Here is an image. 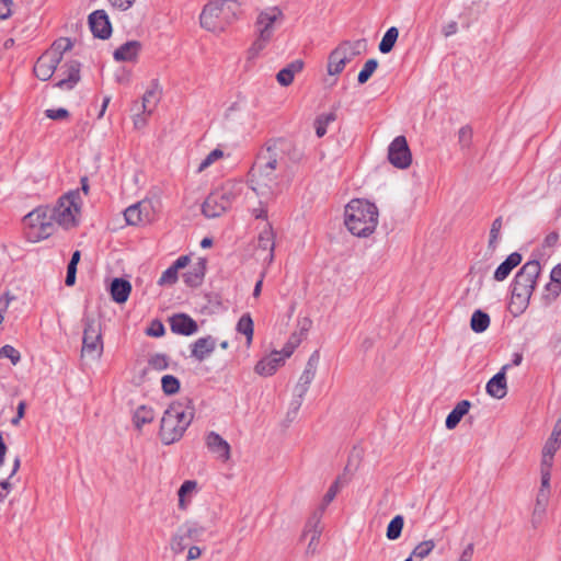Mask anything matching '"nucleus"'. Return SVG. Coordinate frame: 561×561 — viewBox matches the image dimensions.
Instances as JSON below:
<instances>
[{
  "mask_svg": "<svg viewBox=\"0 0 561 561\" xmlns=\"http://www.w3.org/2000/svg\"><path fill=\"white\" fill-rule=\"evenodd\" d=\"M301 153L287 139L270 140L259 152L250 171L251 190L265 199H273L282 192L278 178H290L293 165L298 163Z\"/></svg>",
  "mask_w": 561,
  "mask_h": 561,
  "instance_id": "obj_1",
  "label": "nucleus"
},
{
  "mask_svg": "<svg viewBox=\"0 0 561 561\" xmlns=\"http://www.w3.org/2000/svg\"><path fill=\"white\" fill-rule=\"evenodd\" d=\"M195 408L190 398L172 402L164 411L159 437L164 445L180 440L194 419Z\"/></svg>",
  "mask_w": 561,
  "mask_h": 561,
  "instance_id": "obj_2",
  "label": "nucleus"
},
{
  "mask_svg": "<svg viewBox=\"0 0 561 561\" xmlns=\"http://www.w3.org/2000/svg\"><path fill=\"white\" fill-rule=\"evenodd\" d=\"M378 216L375 204L364 199H353L345 207L344 222L352 234L366 238L375 231Z\"/></svg>",
  "mask_w": 561,
  "mask_h": 561,
  "instance_id": "obj_3",
  "label": "nucleus"
},
{
  "mask_svg": "<svg viewBox=\"0 0 561 561\" xmlns=\"http://www.w3.org/2000/svg\"><path fill=\"white\" fill-rule=\"evenodd\" d=\"M239 9L240 5L234 0H211L201 13V25L214 33L222 32L237 19Z\"/></svg>",
  "mask_w": 561,
  "mask_h": 561,
  "instance_id": "obj_4",
  "label": "nucleus"
},
{
  "mask_svg": "<svg viewBox=\"0 0 561 561\" xmlns=\"http://www.w3.org/2000/svg\"><path fill=\"white\" fill-rule=\"evenodd\" d=\"M80 215L79 191H71L61 196L54 207H49V216L55 225L70 229L78 225Z\"/></svg>",
  "mask_w": 561,
  "mask_h": 561,
  "instance_id": "obj_5",
  "label": "nucleus"
},
{
  "mask_svg": "<svg viewBox=\"0 0 561 561\" xmlns=\"http://www.w3.org/2000/svg\"><path fill=\"white\" fill-rule=\"evenodd\" d=\"M23 222L31 241L37 242L51 236L55 226L49 216V207H37L24 216Z\"/></svg>",
  "mask_w": 561,
  "mask_h": 561,
  "instance_id": "obj_6",
  "label": "nucleus"
},
{
  "mask_svg": "<svg viewBox=\"0 0 561 561\" xmlns=\"http://www.w3.org/2000/svg\"><path fill=\"white\" fill-rule=\"evenodd\" d=\"M103 353V341L101 324L93 318H84V330L82 339V355L92 358H100Z\"/></svg>",
  "mask_w": 561,
  "mask_h": 561,
  "instance_id": "obj_7",
  "label": "nucleus"
},
{
  "mask_svg": "<svg viewBox=\"0 0 561 561\" xmlns=\"http://www.w3.org/2000/svg\"><path fill=\"white\" fill-rule=\"evenodd\" d=\"M275 234L270 224H266L259 233L253 256L263 265L270 264L274 259Z\"/></svg>",
  "mask_w": 561,
  "mask_h": 561,
  "instance_id": "obj_8",
  "label": "nucleus"
},
{
  "mask_svg": "<svg viewBox=\"0 0 561 561\" xmlns=\"http://www.w3.org/2000/svg\"><path fill=\"white\" fill-rule=\"evenodd\" d=\"M537 283H513L508 310L514 317L520 316L528 307Z\"/></svg>",
  "mask_w": 561,
  "mask_h": 561,
  "instance_id": "obj_9",
  "label": "nucleus"
},
{
  "mask_svg": "<svg viewBox=\"0 0 561 561\" xmlns=\"http://www.w3.org/2000/svg\"><path fill=\"white\" fill-rule=\"evenodd\" d=\"M388 160L398 169H407L412 162V154L404 136L396 137L388 148Z\"/></svg>",
  "mask_w": 561,
  "mask_h": 561,
  "instance_id": "obj_10",
  "label": "nucleus"
},
{
  "mask_svg": "<svg viewBox=\"0 0 561 561\" xmlns=\"http://www.w3.org/2000/svg\"><path fill=\"white\" fill-rule=\"evenodd\" d=\"M283 12L277 7L266 8L261 11L256 19V32L263 39H271L274 32V24L282 21Z\"/></svg>",
  "mask_w": 561,
  "mask_h": 561,
  "instance_id": "obj_11",
  "label": "nucleus"
},
{
  "mask_svg": "<svg viewBox=\"0 0 561 561\" xmlns=\"http://www.w3.org/2000/svg\"><path fill=\"white\" fill-rule=\"evenodd\" d=\"M319 360H320L319 351H314L310 355V357L306 364V367L299 378V381L296 386L297 397L304 398V396L307 393L309 385L314 379Z\"/></svg>",
  "mask_w": 561,
  "mask_h": 561,
  "instance_id": "obj_12",
  "label": "nucleus"
},
{
  "mask_svg": "<svg viewBox=\"0 0 561 561\" xmlns=\"http://www.w3.org/2000/svg\"><path fill=\"white\" fill-rule=\"evenodd\" d=\"M170 329L173 333L191 336L198 331L197 322L186 313H175L169 318Z\"/></svg>",
  "mask_w": 561,
  "mask_h": 561,
  "instance_id": "obj_13",
  "label": "nucleus"
},
{
  "mask_svg": "<svg viewBox=\"0 0 561 561\" xmlns=\"http://www.w3.org/2000/svg\"><path fill=\"white\" fill-rule=\"evenodd\" d=\"M80 62L71 60L60 67L62 78L56 82V87L61 90H72L80 81Z\"/></svg>",
  "mask_w": 561,
  "mask_h": 561,
  "instance_id": "obj_14",
  "label": "nucleus"
},
{
  "mask_svg": "<svg viewBox=\"0 0 561 561\" xmlns=\"http://www.w3.org/2000/svg\"><path fill=\"white\" fill-rule=\"evenodd\" d=\"M90 30L95 37L105 39L112 33V26L104 10H96L89 15Z\"/></svg>",
  "mask_w": 561,
  "mask_h": 561,
  "instance_id": "obj_15",
  "label": "nucleus"
},
{
  "mask_svg": "<svg viewBox=\"0 0 561 561\" xmlns=\"http://www.w3.org/2000/svg\"><path fill=\"white\" fill-rule=\"evenodd\" d=\"M229 209L226 202L222 201L217 190L213 191L204 201L202 205V211L207 218H216L225 214Z\"/></svg>",
  "mask_w": 561,
  "mask_h": 561,
  "instance_id": "obj_16",
  "label": "nucleus"
},
{
  "mask_svg": "<svg viewBox=\"0 0 561 561\" xmlns=\"http://www.w3.org/2000/svg\"><path fill=\"white\" fill-rule=\"evenodd\" d=\"M194 297L196 305L203 313L211 314L224 308L222 298L219 293L205 291L196 294Z\"/></svg>",
  "mask_w": 561,
  "mask_h": 561,
  "instance_id": "obj_17",
  "label": "nucleus"
},
{
  "mask_svg": "<svg viewBox=\"0 0 561 561\" xmlns=\"http://www.w3.org/2000/svg\"><path fill=\"white\" fill-rule=\"evenodd\" d=\"M53 53H44L34 66L35 76L43 81L51 78L53 73L60 64L57 58L51 57Z\"/></svg>",
  "mask_w": 561,
  "mask_h": 561,
  "instance_id": "obj_18",
  "label": "nucleus"
},
{
  "mask_svg": "<svg viewBox=\"0 0 561 561\" xmlns=\"http://www.w3.org/2000/svg\"><path fill=\"white\" fill-rule=\"evenodd\" d=\"M216 345L217 341L211 335L199 337L191 344V356L203 362L215 351Z\"/></svg>",
  "mask_w": 561,
  "mask_h": 561,
  "instance_id": "obj_19",
  "label": "nucleus"
},
{
  "mask_svg": "<svg viewBox=\"0 0 561 561\" xmlns=\"http://www.w3.org/2000/svg\"><path fill=\"white\" fill-rule=\"evenodd\" d=\"M244 190L245 186L240 180H229L217 188L220 196H222V201L226 202L229 208L242 196Z\"/></svg>",
  "mask_w": 561,
  "mask_h": 561,
  "instance_id": "obj_20",
  "label": "nucleus"
},
{
  "mask_svg": "<svg viewBox=\"0 0 561 561\" xmlns=\"http://www.w3.org/2000/svg\"><path fill=\"white\" fill-rule=\"evenodd\" d=\"M284 364V357H280V353L277 351L260 359L254 371L260 376H272L276 373L277 368Z\"/></svg>",
  "mask_w": 561,
  "mask_h": 561,
  "instance_id": "obj_21",
  "label": "nucleus"
},
{
  "mask_svg": "<svg viewBox=\"0 0 561 561\" xmlns=\"http://www.w3.org/2000/svg\"><path fill=\"white\" fill-rule=\"evenodd\" d=\"M206 445L218 458L227 461L230 458V445L219 434L210 432L206 437Z\"/></svg>",
  "mask_w": 561,
  "mask_h": 561,
  "instance_id": "obj_22",
  "label": "nucleus"
},
{
  "mask_svg": "<svg viewBox=\"0 0 561 561\" xmlns=\"http://www.w3.org/2000/svg\"><path fill=\"white\" fill-rule=\"evenodd\" d=\"M350 57L336 46L328 57L327 71L329 76H339L345 68L346 64L350 62Z\"/></svg>",
  "mask_w": 561,
  "mask_h": 561,
  "instance_id": "obj_23",
  "label": "nucleus"
},
{
  "mask_svg": "<svg viewBox=\"0 0 561 561\" xmlns=\"http://www.w3.org/2000/svg\"><path fill=\"white\" fill-rule=\"evenodd\" d=\"M510 365L503 366V368L496 373L486 383V393L493 398L502 399L506 396V376L505 369Z\"/></svg>",
  "mask_w": 561,
  "mask_h": 561,
  "instance_id": "obj_24",
  "label": "nucleus"
},
{
  "mask_svg": "<svg viewBox=\"0 0 561 561\" xmlns=\"http://www.w3.org/2000/svg\"><path fill=\"white\" fill-rule=\"evenodd\" d=\"M522 254L518 252L511 253L504 262H502L497 268L493 272L495 280H504L511 274V272L522 263Z\"/></svg>",
  "mask_w": 561,
  "mask_h": 561,
  "instance_id": "obj_25",
  "label": "nucleus"
},
{
  "mask_svg": "<svg viewBox=\"0 0 561 561\" xmlns=\"http://www.w3.org/2000/svg\"><path fill=\"white\" fill-rule=\"evenodd\" d=\"M304 69V61L296 59L278 71L276 80L282 87H288L293 83L295 75Z\"/></svg>",
  "mask_w": 561,
  "mask_h": 561,
  "instance_id": "obj_26",
  "label": "nucleus"
},
{
  "mask_svg": "<svg viewBox=\"0 0 561 561\" xmlns=\"http://www.w3.org/2000/svg\"><path fill=\"white\" fill-rule=\"evenodd\" d=\"M471 402L469 400L459 401L455 408L448 413L445 420V426L447 430H454L461 419L469 412Z\"/></svg>",
  "mask_w": 561,
  "mask_h": 561,
  "instance_id": "obj_27",
  "label": "nucleus"
},
{
  "mask_svg": "<svg viewBox=\"0 0 561 561\" xmlns=\"http://www.w3.org/2000/svg\"><path fill=\"white\" fill-rule=\"evenodd\" d=\"M131 283H107L106 291L116 304H125L131 293Z\"/></svg>",
  "mask_w": 561,
  "mask_h": 561,
  "instance_id": "obj_28",
  "label": "nucleus"
},
{
  "mask_svg": "<svg viewBox=\"0 0 561 561\" xmlns=\"http://www.w3.org/2000/svg\"><path fill=\"white\" fill-rule=\"evenodd\" d=\"M161 89L157 80L151 82L149 89L142 96V110L147 114H151L160 101Z\"/></svg>",
  "mask_w": 561,
  "mask_h": 561,
  "instance_id": "obj_29",
  "label": "nucleus"
},
{
  "mask_svg": "<svg viewBox=\"0 0 561 561\" xmlns=\"http://www.w3.org/2000/svg\"><path fill=\"white\" fill-rule=\"evenodd\" d=\"M140 47L141 45L137 41L126 42L114 51V59L117 61H131L137 57Z\"/></svg>",
  "mask_w": 561,
  "mask_h": 561,
  "instance_id": "obj_30",
  "label": "nucleus"
},
{
  "mask_svg": "<svg viewBox=\"0 0 561 561\" xmlns=\"http://www.w3.org/2000/svg\"><path fill=\"white\" fill-rule=\"evenodd\" d=\"M318 524L319 517L313 516L312 519L307 523L306 529L304 530L302 538H306L309 534L311 535L307 547V553H314L317 550V543L321 535V530L318 529Z\"/></svg>",
  "mask_w": 561,
  "mask_h": 561,
  "instance_id": "obj_31",
  "label": "nucleus"
},
{
  "mask_svg": "<svg viewBox=\"0 0 561 561\" xmlns=\"http://www.w3.org/2000/svg\"><path fill=\"white\" fill-rule=\"evenodd\" d=\"M141 226L151 224L156 219L157 209L154 203L150 199H142L136 203Z\"/></svg>",
  "mask_w": 561,
  "mask_h": 561,
  "instance_id": "obj_32",
  "label": "nucleus"
},
{
  "mask_svg": "<svg viewBox=\"0 0 561 561\" xmlns=\"http://www.w3.org/2000/svg\"><path fill=\"white\" fill-rule=\"evenodd\" d=\"M540 271L541 266L537 260L528 261L520 267L513 280H537Z\"/></svg>",
  "mask_w": 561,
  "mask_h": 561,
  "instance_id": "obj_33",
  "label": "nucleus"
},
{
  "mask_svg": "<svg viewBox=\"0 0 561 561\" xmlns=\"http://www.w3.org/2000/svg\"><path fill=\"white\" fill-rule=\"evenodd\" d=\"M190 263L191 255H182L178 257L174 263L162 273L159 280H176L179 271L187 267Z\"/></svg>",
  "mask_w": 561,
  "mask_h": 561,
  "instance_id": "obj_34",
  "label": "nucleus"
},
{
  "mask_svg": "<svg viewBox=\"0 0 561 561\" xmlns=\"http://www.w3.org/2000/svg\"><path fill=\"white\" fill-rule=\"evenodd\" d=\"M188 271L183 275L184 280L202 279L206 272V260L203 257H196L195 262L188 264Z\"/></svg>",
  "mask_w": 561,
  "mask_h": 561,
  "instance_id": "obj_35",
  "label": "nucleus"
},
{
  "mask_svg": "<svg viewBox=\"0 0 561 561\" xmlns=\"http://www.w3.org/2000/svg\"><path fill=\"white\" fill-rule=\"evenodd\" d=\"M154 420V412L147 405L138 407L133 415L135 426L140 430L145 424H149Z\"/></svg>",
  "mask_w": 561,
  "mask_h": 561,
  "instance_id": "obj_36",
  "label": "nucleus"
},
{
  "mask_svg": "<svg viewBox=\"0 0 561 561\" xmlns=\"http://www.w3.org/2000/svg\"><path fill=\"white\" fill-rule=\"evenodd\" d=\"M490 321V316L478 309L471 316L470 328L476 333H482L489 328Z\"/></svg>",
  "mask_w": 561,
  "mask_h": 561,
  "instance_id": "obj_37",
  "label": "nucleus"
},
{
  "mask_svg": "<svg viewBox=\"0 0 561 561\" xmlns=\"http://www.w3.org/2000/svg\"><path fill=\"white\" fill-rule=\"evenodd\" d=\"M561 444V419H559L553 427V431L546 442L543 448L547 449L548 455H554Z\"/></svg>",
  "mask_w": 561,
  "mask_h": 561,
  "instance_id": "obj_38",
  "label": "nucleus"
},
{
  "mask_svg": "<svg viewBox=\"0 0 561 561\" xmlns=\"http://www.w3.org/2000/svg\"><path fill=\"white\" fill-rule=\"evenodd\" d=\"M398 36H399V31L396 26H391L390 28H388L387 32L383 34L381 42L379 43L378 48H379L380 53H382V54L390 53L394 47Z\"/></svg>",
  "mask_w": 561,
  "mask_h": 561,
  "instance_id": "obj_39",
  "label": "nucleus"
},
{
  "mask_svg": "<svg viewBox=\"0 0 561 561\" xmlns=\"http://www.w3.org/2000/svg\"><path fill=\"white\" fill-rule=\"evenodd\" d=\"M339 46L350 57V60H352L353 57L358 56L363 51H365L366 41L365 39H357L354 42L344 41Z\"/></svg>",
  "mask_w": 561,
  "mask_h": 561,
  "instance_id": "obj_40",
  "label": "nucleus"
},
{
  "mask_svg": "<svg viewBox=\"0 0 561 561\" xmlns=\"http://www.w3.org/2000/svg\"><path fill=\"white\" fill-rule=\"evenodd\" d=\"M184 536L191 541H198L205 533V528L195 522H186L180 526Z\"/></svg>",
  "mask_w": 561,
  "mask_h": 561,
  "instance_id": "obj_41",
  "label": "nucleus"
},
{
  "mask_svg": "<svg viewBox=\"0 0 561 561\" xmlns=\"http://www.w3.org/2000/svg\"><path fill=\"white\" fill-rule=\"evenodd\" d=\"M404 526V518L402 515H396L387 526L386 536L389 540H397Z\"/></svg>",
  "mask_w": 561,
  "mask_h": 561,
  "instance_id": "obj_42",
  "label": "nucleus"
},
{
  "mask_svg": "<svg viewBox=\"0 0 561 561\" xmlns=\"http://www.w3.org/2000/svg\"><path fill=\"white\" fill-rule=\"evenodd\" d=\"M72 48V43L69 38L61 37L54 42L51 47L46 53H53L54 58H57L60 62L62 55Z\"/></svg>",
  "mask_w": 561,
  "mask_h": 561,
  "instance_id": "obj_43",
  "label": "nucleus"
},
{
  "mask_svg": "<svg viewBox=\"0 0 561 561\" xmlns=\"http://www.w3.org/2000/svg\"><path fill=\"white\" fill-rule=\"evenodd\" d=\"M253 328V320L249 313L243 314L237 323V331L245 335L248 344H251L252 342L254 331Z\"/></svg>",
  "mask_w": 561,
  "mask_h": 561,
  "instance_id": "obj_44",
  "label": "nucleus"
},
{
  "mask_svg": "<svg viewBox=\"0 0 561 561\" xmlns=\"http://www.w3.org/2000/svg\"><path fill=\"white\" fill-rule=\"evenodd\" d=\"M187 537L184 536L182 529L179 527L176 533L171 538V550L174 554H181L187 547Z\"/></svg>",
  "mask_w": 561,
  "mask_h": 561,
  "instance_id": "obj_45",
  "label": "nucleus"
},
{
  "mask_svg": "<svg viewBox=\"0 0 561 561\" xmlns=\"http://www.w3.org/2000/svg\"><path fill=\"white\" fill-rule=\"evenodd\" d=\"M503 220L502 217H497L493 220L490 229V237H489V249L494 251L497 247V242L501 238V229H502Z\"/></svg>",
  "mask_w": 561,
  "mask_h": 561,
  "instance_id": "obj_46",
  "label": "nucleus"
},
{
  "mask_svg": "<svg viewBox=\"0 0 561 561\" xmlns=\"http://www.w3.org/2000/svg\"><path fill=\"white\" fill-rule=\"evenodd\" d=\"M161 387L165 394H174L180 390V380L173 375H164L161 378Z\"/></svg>",
  "mask_w": 561,
  "mask_h": 561,
  "instance_id": "obj_47",
  "label": "nucleus"
},
{
  "mask_svg": "<svg viewBox=\"0 0 561 561\" xmlns=\"http://www.w3.org/2000/svg\"><path fill=\"white\" fill-rule=\"evenodd\" d=\"M335 121V114L329 113L320 115L314 122L316 134L318 137H323L327 133V127L330 123Z\"/></svg>",
  "mask_w": 561,
  "mask_h": 561,
  "instance_id": "obj_48",
  "label": "nucleus"
},
{
  "mask_svg": "<svg viewBox=\"0 0 561 561\" xmlns=\"http://www.w3.org/2000/svg\"><path fill=\"white\" fill-rule=\"evenodd\" d=\"M221 158H224V151L221 149L216 148L211 150L199 163L197 172L202 173Z\"/></svg>",
  "mask_w": 561,
  "mask_h": 561,
  "instance_id": "obj_49",
  "label": "nucleus"
},
{
  "mask_svg": "<svg viewBox=\"0 0 561 561\" xmlns=\"http://www.w3.org/2000/svg\"><path fill=\"white\" fill-rule=\"evenodd\" d=\"M377 67H378L377 59H374V58L373 59H368L364 64L363 69L358 73V78H357L358 83L359 84L366 83L369 80V78L371 77V75L375 72Z\"/></svg>",
  "mask_w": 561,
  "mask_h": 561,
  "instance_id": "obj_50",
  "label": "nucleus"
},
{
  "mask_svg": "<svg viewBox=\"0 0 561 561\" xmlns=\"http://www.w3.org/2000/svg\"><path fill=\"white\" fill-rule=\"evenodd\" d=\"M472 279L482 280L491 276V265L485 262H479L470 270Z\"/></svg>",
  "mask_w": 561,
  "mask_h": 561,
  "instance_id": "obj_51",
  "label": "nucleus"
},
{
  "mask_svg": "<svg viewBox=\"0 0 561 561\" xmlns=\"http://www.w3.org/2000/svg\"><path fill=\"white\" fill-rule=\"evenodd\" d=\"M435 548V541L433 539L424 540L420 542L412 551L411 556L420 559L426 558Z\"/></svg>",
  "mask_w": 561,
  "mask_h": 561,
  "instance_id": "obj_52",
  "label": "nucleus"
},
{
  "mask_svg": "<svg viewBox=\"0 0 561 561\" xmlns=\"http://www.w3.org/2000/svg\"><path fill=\"white\" fill-rule=\"evenodd\" d=\"M149 365L154 370H164L169 367V357L165 354L157 353L149 358Z\"/></svg>",
  "mask_w": 561,
  "mask_h": 561,
  "instance_id": "obj_53",
  "label": "nucleus"
},
{
  "mask_svg": "<svg viewBox=\"0 0 561 561\" xmlns=\"http://www.w3.org/2000/svg\"><path fill=\"white\" fill-rule=\"evenodd\" d=\"M5 357L9 358L12 365H16L21 360L20 352L13 347L12 345L5 344L0 348V358Z\"/></svg>",
  "mask_w": 561,
  "mask_h": 561,
  "instance_id": "obj_54",
  "label": "nucleus"
},
{
  "mask_svg": "<svg viewBox=\"0 0 561 561\" xmlns=\"http://www.w3.org/2000/svg\"><path fill=\"white\" fill-rule=\"evenodd\" d=\"M197 486V483L196 481H193V480H186L182 483V485L180 486L179 491H178V495H179V505L181 508H184L185 507V504H184V496L194 491Z\"/></svg>",
  "mask_w": 561,
  "mask_h": 561,
  "instance_id": "obj_55",
  "label": "nucleus"
},
{
  "mask_svg": "<svg viewBox=\"0 0 561 561\" xmlns=\"http://www.w3.org/2000/svg\"><path fill=\"white\" fill-rule=\"evenodd\" d=\"M337 492H339V480L334 481L330 485L327 493L324 494L321 506H320L321 513H323L324 510L327 508V506L335 499Z\"/></svg>",
  "mask_w": 561,
  "mask_h": 561,
  "instance_id": "obj_56",
  "label": "nucleus"
},
{
  "mask_svg": "<svg viewBox=\"0 0 561 561\" xmlns=\"http://www.w3.org/2000/svg\"><path fill=\"white\" fill-rule=\"evenodd\" d=\"M124 217H125V220H126V222L128 225L141 226L140 219H139V214H138L137 208H136V204L130 205L129 207H127L125 209Z\"/></svg>",
  "mask_w": 561,
  "mask_h": 561,
  "instance_id": "obj_57",
  "label": "nucleus"
},
{
  "mask_svg": "<svg viewBox=\"0 0 561 561\" xmlns=\"http://www.w3.org/2000/svg\"><path fill=\"white\" fill-rule=\"evenodd\" d=\"M472 140V129L469 126H462L458 131V141L462 148H468Z\"/></svg>",
  "mask_w": 561,
  "mask_h": 561,
  "instance_id": "obj_58",
  "label": "nucleus"
},
{
  "mask_svg": "<svg viewBox=\"0 0 561 561\" xmlns=\"http://www.w3.org/2000/svg\"><path fill=\"white\" fill-rule=\"evenodd\" d=\"M147 335L153 337H161L165 333L164 325L159 320H152L150 325L146 330Z\"/></svg>",
  "mask_w": 561,
  "mask_h": 561,
  "instance_id": "obj_59",
  "label": "nucleus"
},
{
  "mask_svg": "<svg viewBox=\"0 0 561 561\" xmlns=\"http://www.w3.org/2000/svg\"><path fill=\"white\" fill-rule=\"evenodd\" d=\"M546 294L543 297L550 302L554 300L561 293V283H546Z\"/></svg>",
  "mask_w": 561,
  "mask_h": 561,
  "instance_id": "obj_60",
  "label": "nucleus"
},
{
  "mask_svg": "<svg viewBox=\"0 0 561 561\" xmlns=\"http://www.w3.org/2000/svg\"><path fill=\"white\" fill-rule=\"evenodd\" d=\"M270 42V39H263L262 37H260V35L257 34V38L253 42L252 46L249 48V58H255L261 50L264 49V47L266 46V44Z\"/></svg>",
  "mask_w": 561,
  "mask_h": 561,
  "instance_id": "obj_61",
  "label": "nucleus"
},
{
  "mask_svg": "<svg viewBox=\"0 0 561 561\" xmlns=\"http://www.w3.org/2000/svg\"><path fill=\"white\" fill-rule=\"evenodd\" d=\"M45 115L54 121H60L68 117L69 113L66 108H49L45 111Z\"/></svg>",
  "mask_w": 561,
  "mask_h": 561,
  "instance_id": "obj_62",
  "label": "nucleus"
},
{
  "mask_svg": "<svg viewBox=\"0 0 561 561\" xmlns=\"http://www.w3.org/2000/svg\"><path fill=\"white\" fill-rule=\"evenodd\" d=\"M13 0H0V20H7L12 14Z\"/></svg>",
  "mask_w": 561,
  "mask_h": 561,
  "instance_id": "obj_63",
  "label": "nucleus"
},
{
  "mask_svg": "<svg viewBox=\"0 0 561 561\" xmlns=\"http://www.w3.org/2000/svg\"><path fill=\"white\" fill-rule=\"evenodd\" d=\"M480 290V285H476L472 288L468 287L466 291L463 293L461 299L465 301V304H471L476 300L477 295Z\"/></svg>",
  "mask_w": 561,
  "mask_h": 561,
  "instance_id": "obj_64",
  "label": "nucleus"
}]
</instances>
